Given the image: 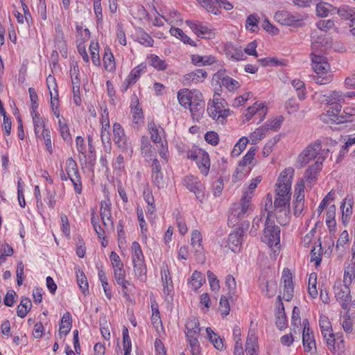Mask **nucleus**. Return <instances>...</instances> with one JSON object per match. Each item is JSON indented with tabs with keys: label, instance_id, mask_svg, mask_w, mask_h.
I'll list each match as a JSON object with an SVG mask.
<instances>
[{
	"label": "nucleus",
	"instance_id": "nucleus-39",
	"mask_svg": "<svg viewBox=\"0 0 355 355\" xmlns=\"http://www.w3.org/2000/svg\"><path fill=\"white\" fill-rule=\"evenodd\" d=\"M334 10V7L326 2H320L316 5V14L318 17H325Z\"/></svg>",
	"mask_w": 355,
	"mask_h": 355
},
{
	"label": "nucleus",
	"instance_id": "nucleus-21",
	"mask_svg": "<svg viewBox=\"0 0 355 355\" xmlns=\"http://www.w3.org/2000/svg\"><path fill=\"white\" fill-rule=\"evenodd\" d=\"M278 299L279 300V302L277 307L275 323H276L277 327L279 329L282 330L287 327V320H286V313L284 311V304L281 302L280 295L278 296Z\"/></svg>",
	"mask_w": 355,
	"mask_h": 355
},
{
	"label": "nucleus",
	"instance_id": "nucleus-33",
	"mask_svg": "<svg viewBox=\"0 0 355 355\" xmlns=\"http://www.w3.org/2000/svg\"><path fill=\"white\" fill-rule=\"evenodd\" d=\"M259 17L256 14H250L245 21V28L252 33L257 32L259 30L258 23Z\"/></svg>",
	"mask_w": 355,
	"mask_h": 355
},
{
	"label": "nucleus",
	"instance_id": "nucleus-20",
	"mask_svg": "<svg viewBox=\"0 0 355 355\" xmlns=\"http://www.w3.org/2000/svg\"><path fill=\"white\" fill-rule=\"evenodd\" d=\"M320 100L322 103L331 106L343 102L345 98L341 92L334 91L328 94H320Z\"/></svg>",
	"mask_w": 355,
	"mask_h": 355
},
{
	"label": "nucleus",
	"instance_id": "nucleus-6",
	"mask_svg": "<svg viewBox=\"0 0 355 355\" xmlns=\"http://www.w3.org/2000/svg\"><path fill=\"white\" fill-rule=\"evenodd\" d=\"M319 324L329 349L332 352H336L334 334L329 318L325 315H321L319 320Z\"/></svg>",
	"mask_w": 355,
	"mask_h": 355
},
{
	"label": "nucleus",
	"instance_id": "nucleus-18",
	"mask_svg": "<svg viewBox=\"0 0 355 355\" xmlns=\"http://www.w3.org/2000/svg\"><path fill=\"white\" fill-rule=\"evenodd\" d=\"M34 131L36 137L39 139H44L46 135H51V132L46 128L44 119L40 117L39 113H35L33 116Z\"/></svg>",
	"mask_w": 355,
	"mask_h": 355
},
{
	"label": "nucleus",
	"instance_id": "nucleus-44",
	"mask_svg": "<svg viewBox=\"0 0 355 355\" xmlns=\"http://www.w3.org/2000/svg\"><path fill=\"white\" fill-rule=\"evenodd\" d=\"M315 227L307 233L303 239L304 244H322L321 238L315 236Z\"/></svg>",
	"mask_w": 355,
	"mask_h": 355
},
{
	"label": "nucleus",
	"instance_id": "nucleus-40",
	"mask_svg": "<svg viewBox=\"0 0 355 355\" xmlns=\"http://www.w3.org/2000/svg\"><path fill=\"white\" fill-rule=\"evenodd\" d=\"M103 64L105 69L107 71H112L115 69L114 58L110 49H107L105 52Z\"/></svg>",
	"mask_w": 355,
	"mask_h": 355
},
{
	"label": "nucleus",
	"instance_id": "nucleus-43",
	"mask_svg": "<svg viewBox=\"0 0 355 355\" xmlns=\"http://www.w3.org/2000/svg\"><path fill=\"white\" fill-rule=\"evenodd\" d=\"M218 5V3L215 0H203V1H201V6L208 12L214 15L220 13V7Z\"/></svg>",
	"mask_w": 355,
	"mask_h": 355
},
{
	"label": "nucleus",
	"instance_id": "nucleus-9",
	"mask_svg": "<svg viewBox=\"0 0 355 355\" xmlns=\"http://www.w3.org/2000/svg\"><path fill=\"white\" fill-rule=\"evenodd\" d=\"M275 20L278 23L285 26H293L297 22H300L306 18V15L300 13L292 14L286 10H279L274 15Z\"/></svg>",
	"mask_w": 355,
	"mask_h": 355
},
{
	"label": "nucleus",
	"instance_id": "nucleus-25",
	"mask_svg": "<svg viewBox=\"0 0 355 355\" xmlns=\"http://www.w3.org/2000/svg\"><path fill=\"white\" fill-rule=\"evenodd\" d=\"M148 129L152 141L154 143H161L162 137L164 133V129L160 126H157L153 121L148 122Z\"/></svg>",
	"mask_w": 355,
	"mask_h": 355
},
{
	"label": "nucleus",
	"instance_id": "nucleus-32",
	"mask_svg": "<svg viewBox=\"0 0 355 355\" xmlns=\"http://www.w3.org/2000/svg\"><path fill=\"white\" fill-rule=\"evenodd\" d=\"M191 61L195 65L205 66L211 65L216 62L215 58L212 55L201 56L199 55H193Z\"/></svg>",
	"mask_w": 355,
	"mask_h": 355
},
{
	"label": "nucleus",
	"instance_id": "nucleus-4",
	"mask_svg": "<svg viewBox=\"0 0 355 355\" xmlns=\"http://www.w3.org/2000/svg\"><path fill=\"white\" fill-rule=\"evenodd\" d=\"M321 150V142L316 141L309 144L298 155L295 166L297 168H302L307 164L311 159L315 158Z\"/></svg>",
	"mask_w": 355,
	"mask_h": 355
},
{
	"label": "nucleus",
	"instance_id": "nucleus-16",
	"mask_svg": "<svg viewBox=\"0 0 355 355\" xmlns=\"http://www.w3.org/2000/svg\"><path fill=\"white\" fill-rule=\"evenodd\" d=\"M186 24L197 35L198 37L210 38L213 35L211 30L206 26H204L202 22L187 20L186 21Z\"/></svg>",
	"mask_w": 355,
	"mask_h": 355
},
{
	"label": "nucleus",
	"instance_id": "nucleus-46",
	"mask_svg": "<svg viewBox=\"0 0 355 355\" xmlns=\"http://www.w3.org/2000/svg\"><path fill=\"white\" fill-rule=\"evenodd\" d=\"M317 284V274L312 272L309 275V293L313 297L315 298L318 296V291L316 289Z\"/></svg>",
	"mask_w": 355,
	"mask_h": 355
},
{
	"label": "nucleus",
	"instance_id": "nucleus-36",
	"mask_svg": "<svg viewBox=\"0 0 355 355\" xmlns=\"http://www.w3.org/2000/svg\"><path fill=\"white\" fill-rule=\"evenodd\" d=\"M192 90L188 89H181L178 92V99L181 105L188 107L191 105V98Z\"/></svg>",
	"mask_w": 355,
	"mask_h": 355
},
{
	"label": "nucleus",
	"instance_id": "nucleus-42",
	"mask_svg": "<svg viewBox=\"0 0 355 355\" xmlns=\"http://www.w3.org/2000/svg\"><path fill=\"white\" fill-rule=\"evenodd\" d=\"M355 278V266L349 265L345 268L343 284L349 286Z\"/></svg>",
	"mask_w": 355,
	"mask_h": 355
},
{
	"label": "nucleus",
	"instance_id": "nucleus-56",
	"mask_svg": "<svg viewBox=\"0 0 355 355\" xmlns=\"http://www.w3.org/2000/svg\"><path fill=\"white\" fill-rule=\"evenodd\" d=\"M89 51L92 55V60L94 65L100 66L101 60L98 54V44L96 42H92L89 46Z\"/></svg>",
	"mask_w": 355,
	"mask_h": 355
},
{
	"label": "nucleus",
	"instance_id": "nucleus-7",
	"mask_svg": "<svg viewBox=\"0 0 355 355\" xmlns=\"http://www.w3.org/2000/svg\"><path fill=\"white\" fill-rule=\"evenodd\" d=\"M334 290L336 300L340 303L343 309H347L352 301L349 286L342 284L340 281H338L334 284Z\"/></svg>",
	"mask_w": 355,
	"mask_h": 355
},
{
	"label": "nucleus",
	"instance_id": "nucleus-2",
	"mask_svg": "<svg viewBox=\"0 0 355 355\" xmlns=\"http://www.w3.org/2000/svg\"><path fill=\"white\" fill-rule=\"evenodd\" d=\"M293 173L294 170L292 168H286L281 173L276 184V196L291 199V182Z\"/></svg>",
	"mask_w": 355,
	"mask_h": 355
},
{
	"label": "nucleus",
	"instance_id": "nucleus-15",
	"mask_svg": "<svg viewBox=\"0 0 355 355\" xmlns=\"http://www.w3.org/2000/svg\"><path fill=\"white\" fill-rule=\"evenodd\" d=\"M282 281L284 283V298L289 301L293 295V284L292 274L288 268H284L282 272Z\"/></svg>",
	"mask_w": 355,
	"mask_h": 355
},
{
	"label": "nucleus",
	"instance_id": "nucleus-3",
	"mask_svg": "<svg viewBox=\"0 0 355 355\" xmlns=\"http://www.w3.org/2000/svg\"><path fill=\"white\" fill-rule=\"evenodd\" d=\"M261 241L266 244H280V228L270 219V212L265 221Z\"/></svg>",
	"mask_w": 355,
	"mask_h": 355
},
{
	"label": "nucleus",
	"instance_id": "nucleus-10",
	"mask_svg": "<svg viewBox=\"0 0 355 355\" xmlns=\"http://www.w3.org/2000/svg\"><path fill=\"white\" fill-rule=\"evenodd\" d=\"M66 172L69 178L73 184L75 191L80 194L82 191L80 176L78 172L76 162L73 158H68L66 162Z\"/></svg>",
	"mask_w": 355,
	"mask_h": 355
},
{
	"label": "nucleus",
	"instance_id": "nucleus-60",
	"mask_svg": "<svg viewBox=\"0 0 355 355\" xmlns=\"http://www.w3.org/2000/svg\"><path fill=\"white\" fill-rule=\"evenodd\" d=\"M225 285L228 289L229 297L232 298L236 293V283L233 276L229 275L226 277Z\"/></svg>",
	"mask_w": 355,
	"mask_h": 355
},
{
	"label": "nucleus",
	"instance_id": "nucleus-14",
	"mask_svg": "<svg viewBox=\"0 0 355 355\" xmlns=\"http://www.w3.org/2000/svg\"><path fill=\"white\" fill-rule=\"evenodd\" d=\"M113 140L115 144L122 150V151L128 150V142L124 130L119 123L113 124Z\"/></svg>",
	"mask_w": 355,
	"mask_h": 355
},
{
	"label": "nucleus",
	"instance_id": "nucleus-19",
	"mask_svg": "<svg viewBox=\"0 0 355 355\" xmlns=\"http://www.w3.org/2000/svg\"><path fill=\"white\" fill-rule=\"evenodd\" d=\"M198 158L196 161L201 173L207 175L210 168L209 156L207 152L202 149H198Z\"/></svg>",
	"mask_w": 355,
	"mask_h": 355
},
{
	"label": "nucleus",
	"instance_id": "nucleus-34",
	"mask_svg": "<svg viewBox=\"0 0 355 355\" xmlns=\"http://www.w3.org/2000/svg\"><path fill=\"white\" fill-rule=\"evenodd\" d=\"M31 302L28 298H22L19 305L17 306V315L21 318H25L26 314L31 309Z\"/></svg>",
	"mask_w": 355,
	"mask_h": 355
},
{
	"label": "nucleus",
	"instance_id": "nucleus-26",
	"mask_svg": "<svg viewBox=\"0 0 355 355\" xmlns=\"http://www.w3.org/2000/svg\"><path fill=\"white\" fill-rule=\"evenodd\" d=\"M185 327L187 329V338L199 337L200 328L199 327V322L198 320H196V318L189 319L187 322Z\"/></svg>",
	"mask_w": 355,
	"mask_h": 355
},
{
	"label": "nucleus",
	"instance_id": "nucleus-8",
	"mask_svg": "<svg viewBox=\"0 0 355 355\" xmlns=\"http://www.w3.org/2000/svg\"><path fill=\"white\" fill-rule=\"evenodd\" d=\"M302 344L305 352L314 353L316 351V343L314 332L311 329L307 319L303 320Z\"/></svg>",
	"mask_w": 355,
	"mask_h": 355
},
{
	"label": "nucleus",
	"instance_id": "nucleus-49",
	"mask_svg": "<svg viewBox=\"0 0 355 355\" xmlns=\"http://www.w3.org/2000/svg\"><path fill=\"white\" fill-rule=\"evenodd\" d=\"M335 216L336 207L334 205H333L329 207L328 211L327 212L326 218V223L328 227L329 228L330 231H331L332 228H334L336 226Z\"/></svg>",
	"mask_w": 355,
	"mask_h": 355
},
{
	"label": "nucleus",
	"instance_id": "nucleus-63",
	"mask_svg": "<svg viewBox=\"0 0 355 355\" xmlns=\"http://www.w3.org/2000/svg\"><path fill=\"white\" fill-rule=\"evenodd\" d=\"M141 150L144 157H151L150 153H153L151 146L148 141V137L146 136H143L141 138Z\"/></svg>",
	"mask_w": 355,
	"mask_h": 355
},
{
	"label": "nucleus",
	"instance_id": "nucleus-52",
	"mask_svg": "<svg viewBox=\"0 0 355 355\" xmlns=\"http://www.w3.org/2000/svg\"><path fill=\"white\" fill-rule=\"evenodd\" d=\"M248 143V139L247 137H243L242 138H241L234 146L233 150H232V155L233 157L239 156L241 153V152L245 148Z\"/></svg>",
	"mask_w": 355,
	"mask_h": 355
},
{
	"label": "nucleus",
	"instance_id": "nucleus-27",
	"mask_svg": "<svg viewBox=\"0 0 355 355\" xmlns=\"http://www.w3.org/2000/svg\"><path fill=\"white\" fill-rule=\"evenodd\" d=\"M322 166V161H316L313 165L310 166L304 175L306 181L311 182L315 180L318 173L321 171Z\"/></svg>",
	"mask_w": 355,
	"mask_h": 355
},
{
	"label": "nucleus",
	"instance_id": "nucleus-29",
	"mask_svg": "<svg viewBox=\"0 0 355 355\" xmlns=\"http://www.w3.org/2000/svg\"><path fill=\"white\" fill-rule=\"evenodd\" d=\"M265 115L266 110L264 105L262 103H255L252 107H249L247 110V112L245 114L246 121H249L254 115Z\"/></svg>",
	"mask_w": 355,
	"mask_h": 355
},
{
	"label": "nucleus",
	"instance_id": "nucleus-62",
	"mask_svg": "<svg viewBox=\"0 0 355 355\" xmlns=\"http://www.w3.org/2000/svg\"><path fill=\"white\" fill-rule=\"evenodd\" d=\"M304 186L303 183L297 184L295 190V194L294 198L295 200L293 202H304Z\"/></svg>",
	"mask_w": 355,
	"mask_h": 355
},
{
	"label": "nucleus",
	"instance_id": "nucleus-37",
	"mask_svg": "<svg viewBox=\"0 0 355 355\" xmlns=\"http://www.w3.org/2000/svg\"><path fill=\"white\" fill-rule=\"evenodd\" d=\"M170 33L171 35L180 39L182 42H183L184 44H188L191 46H194L193 41L188 37L182 29L179 28H171L170 29Z\"/></svg>",
	"mask_w": 355,
	"mask_h": 355
},
{
	"label": "nucleus",
	"instance_id": "nucleus-54",
	"mask_svg": "<svg viewBox=\"0 0 355 355\" xmlns=\"http://www.w3.org/2000/svg\"><path fill=\"white\" fill-rule=\"evenodd\" d=\"M268 130H266L264 125L260 128H257L250 135V138L252 140V144H255L257 141L261 140L265 137L266 132Z\"/></svg>",
	"mask_w": 355,
	"mask_h": 355
},
{
	"label": "nucleus",
	"instance_id": "nucleus-38",
	"mask_svg": "<svg viewBox=\"0 0 355 355\" xmlns=\"http://www.w3.org/2000/svg\"><path fill=\"white\" fill-rule=\"evenodd\" d=\"M134 272L135 276L141 281L145 282L146 280L147 269L144 261L133 263Z\"/></svg>",
	"mask_w": 355,
	"mask_h": 355
},
{
	"label": "nucleus",
	"instance_id": "nucleus-41",
	"mask_svg": "<svg viewBox=\"0 0 355 355\" xmlns=\"http://www.w3.org/2000/svg\"><path fill=\"white\" fill-rule=\"evenodd\" d=\"M291 85L295 88L299 99L304 100L306 97V89L304 82L295 79L291 82Z\"/></svg>",
	"mask_w": 355,
	"mask_h": 355
},
{
	"label": "nucleus",
	"instance_id": "nucleus-53",
	"mask_svg": "<svg viewBox=\"0 0 355 355\" xmlns=\"http://www.w3.org/2000/svg\"><path fill=\"white\" fill-rule=\"evenodd\" d=\"M124 355H130L131 352L132 343L128 334V330L123 327L122 331Z\"/></svg>",
	"mask_w": 355,
	"mask_h": 355
},
{
	"label": "nucleus",
	"instance_id": "nucleus-13",
	"mask_svg": "<svg viewBox=\"0 0 355 355\" xmlns=\"http://www.w3.org/2000/svg\"><path fill=\"white\" fill-rule=\"evenodd\" d=\"M111 202L110 199L101 202L100 215L103 225L105 230L113 228V221L111 213Z\"/></svg>",
	"mask_w": 355,
	"mask_h": 355
},
{
	"label": "nucleus",
	"instance_id": "nucleus-12",
	"mask_svg": "<svg viewBox=\"0 0 355 355\" xmlns=\"http://www.w3.org/2000/svg\"><path fill=\"white\" fill-rule=\"evenodd\" d=\"M191 98V105H189L190 112L193 116L198 119L204 113V101L202 100V93L197 89L192 90Z\"/></svg>",
	"mask_w": 355,
	"mask_h": 355
},
{
	"label": "nucleus",
	"instance_id": "nucleus-28",
	"mask_svg": "<svg viewBox=\"0 0 355 355\" xmlns=\"http://www.w3.org/2000/svg\"><path fill=\"white\" fill-rule=\"evenodd\" d=\"M205 282V278L204 275L197 270L193 272L191 278L188 281L189 285L194 291H197L200 288Z\"/></svg>",
	"mask_w": 355,
	"mask_h": 355
},
{
	"label": "nucleus",
	"instance_id": "nucleus-55",
	"mask_svg": "<svg viewBox=\"0 0 355 355\" xmlns=\"http://www.w3.org/2000/svg\"><path fill=\"white\" fill-rule=\"evenodd\" d=\"M77 282L82 292L86 294L89 291V285L85 274L80 270L77 272Z\"/></svg>",
	"mask_w": 355,
	"mask_h": 355
},
{
	"label": "nucleus",
	"instance_id": "nucleus-1",
	"mask_svg": "<svg viewBox=\"0 0 355 355\" xmlns=\"http://www.w3.org/2000/svg\"><path fill=\"white\" fill-rule=\"evenodd\" d=\"M311 58L312 68L316 73V75L313 76L314 81L318 85L329 83L332 80V75L328 73L330 70V65L327 62L326 58L314 53L311 54Z\"/></svg>",
	"mask_w": 355,
	"mask_h": 355
},
{
	"label": "nucleus",
	"instance_id": "nucleus-61",
	"mask_svg": "<svg viewBox=\"0 0 355 355\" xmlns=\"http://www.w3.org/2000/svg\"><path fill=\"white\" fill-rule=\"evenodd\" d=\"M150 64L157 70H164L167 67L165 60L155 55H151Z\"/></svg>",
	"mask_w": 355,
	"mask_h": 355
},
{
	"label": "nucleus",
	"instance_id": "nucleus-58",
	"mask_svg": "<svg viewBox=\"0 0 355 355\" xmlns=\"http://www.w3.org/2000/svg\"><path fill=\"white\" fill-rule=\"evenodd\" d=\"M98 220V218L97 216H96L94 210L92 212V218L91 221L93 225V227L94 228L95 232L98 234V236L100 239H105V230L103 228H102L98 224L97 220Z\"/></svg>",
	"mask_w": 355,
	"mask_h": 355
},
{
	"label": "nucleus",
	"instance_id": "nucleus-22",
	"mask_svg": "<svg viewBox=\"0 0 355 355\" xmlns=\"http://www.w3.org/2000/svg\"><path fill=\"white\" fill-rule=\"evenodd\" d=\"M207 73L203 69H197L184 76L186 84H197L202 83L207 78Z\"/></svg>",
	"mask_w": 355,
	"mask_h": 355
},
{
	"label": "nucleus",
	"instance_id": "nucleus-17",
	"mask_svg": "<svg viewBox=\"0 0 355 355\" xmlns=\"http://www.w3.org/2000/svg\"><path fill=\"white\" fill-rule=\"evenodd\" d=\"M331 252V245H314L311 251V262H315V266H318L322 260V255H330Z\"/></svg>",
	"mask_w": 355,
	"mask_h": 355
},
{
	"label": "nucleus",
	"instance_id": "nucleus-59",
	"mask_svg": "<svg viewBox=\"0 0 355 355\" xmlns=\"http://www.w3.org/2000/svg\"><path fill=\"white\" fill-rule=\"evenodd\" d=\"M101 138L104 147V150L108 153H110L112 150V143L110 131H101Z\"/></svg>",
	"mask_w": 355,
	"mask_h": 355
},
{
	"label": "nucleus",
	"instance_id": "nucleus-51",
	"mask_svg": "<svg viewBox=\"0 0 355 355\" xmlns=\"http://www.w3.org/2000/svg\"><path fill=\"white\" fill-rule=\"evenodd\" d=\"M290 200L287 198L276 196L274 201L275 210H282L290 209Z\"/></svg>",
	"mask_w": 355,
	"mask_h": 355
},
{
	"label": "nucleus",
	"instance_id": "nucleus-57",
	"mask_svg": "<svg viewBox=\"0 0 355 355\" xmlns=\"http://www.w3.org/2000/svg\"><path fill=\"white\" fill-rule=\"evenodd\" d=\"M221 84L229 91H233L240 87V84L237 80L229 76L223 78L221 80Z\"/></svg>",
	"mask_w": 355,
	"mask_h": 355
},
{
	"label": "nucleus",
	"instance_id": "nucleus-30",
	"mask_svg": "<svg viewBox=\"0 0 355 355\" xmlns=\"http://www.w3.org/2000/svg\"><path fill=\"white\" fill-rule=\"evenodd\" d=\"M246 214L238 202L234 203L231 208V214L229 216V221L232 223V220L236 222V220H241Z\"/></svg>",
	"mask_w": 355,
	"mask_h": 355
},
{
	"label": "nucleus",
	"instance_id": "nucleus-48",
	"mask_svg": "<svg viewBox=\"0 0 355 355\" xmlns=\"http://www.w3.org/2000/svg\"><path fill=\"white\" fill-rule=\"evenodd\" d=\"M55 32L56 35L55 38V42L58 45V48L59 49H64L66 46L65 45V41L64 38V33L62 29V26L60 24H58L55 26Z\"/></svg>",
	"mask_w": 355,
	"mask_h": 355
},
{
	"label": "nucleus",
	"instance_id": "nucleus-11",
	"mask_svg": "<svg viewBox=\"0 0 355 355\" xmlns=\"http://www.w3.org/2000/svg\"><path fill=\"white\" fill-rule=\"evenodd\" d=\"M184 185L191 192L193 193L196 198L202 202L205 198V186L193 175L187 176L184 180Z\"/></svg>",
	"mask_w": 355,
	"mask_h": 355
},
{
	"label": "nucleus",
	"instance_id": "nucleus-24",
	"mask_svg": "<svg viewBox=\"0 0 355 355\" xmlns=\"http://www.w3.org/2000/svg\"><path fill=\"white\" fill-rule=\"evenodd\" d=\"M161 275L164 292L166 295H169L173 291V286L170 272L167 266H164L162 268Z\"/></svg>",
	"mask_w": 355,
	"mask_h": 355
},
{
	"label": "nucleus",
	"instance_id": "nucleus-23",
	"mask_svg": "<svg viewBox=\"0 0 355 355\" xmlns=\"http://www.w3.org/2000/svg\"><path fill=\"white\" fill-rule=\"evenodd\" d=\"M245 352L247 355H258L257 338L251 330L249 331L246 340Z\"/></svg>",
	"mask_w": 355,
	"mask_h": 355
},
{
	"label": "nucleus",
	"instance_id": "nucleus-31",
	"mask_svg": "<svg viewBox=\"0 0 355 355\" xmlns=\"http://www.w3.org/2000/svg\"><path fill=\"white\" fill-rule=\"evenodd\" d=\"M137 40L142 45L147 47L153 46V39L143 29L139 28L136 30Z\"/></svg>",
	"mask_w": 355,
	"mask_h": 355
},
{
	"label": "nucleus",
	"instance_id": "nucleus-47",
	"mask_svg": "<svg viewBox=\"0 0 355 355\" xmlns=\"http://www.w3.org/2000/svg\"><path fill=\"white\" fill-rule=\"evenodd\" d=\"M187 338L191 354L200 355L201 352V347L198 341V337H190Z\"/></svg>",
	"mask_w": 355,
	"mask_h": 355
},
{
	"label": "nucleus",
	"instance_id": "nucleus-5",
	"mask_svg": "<svg viewBox=\"0 0 355 355\" xmlns=\"http://www.w3.org/2000/svg\"><path fill=\"white\" fill-rule=\"evenodd\" d=\"M225 104L224 99L214 98L211 104L208 105L207 112L209 116L223 123L225 119L230 114V110L225 108Z\"/></svg>",
	"mask_w": 355,
	"mask_h": 355
},
{
	"label": "nucleus",
	"instance_id": "nucleus-64",
	"mask_svg": "<svg viewBox=\"0 0 355 355\" xmlns=\"http://www.w3.org/2000/svg\"><path fill=\"white\" fill-rule=\"evenodd\" d=\"M284 118L282 116H279L278 117H276L275 119H272V121L266 123L264 124V126H266V128L267 130H277L282 122H283Z\"/></svg>",
	"mask_w": 355,
	"mask_h": 355
},
{
	"label": "nucleus",
	"instance_id": "nucleus-45",
	"mask_svg": "<svg viewBox=\"0 0 355 355\" xmlns=\"http://www.w3.org/2000/svg\"><path fill=\"white\" fill-rule=\"evenodd\" d=\"M252 198V197L250 196V193H243L240 201L238 202L241 205V207H242V209L245 210L246 213L248 211H252L254 209V206L251 203Z\"/></svg>",
	"mask_w": 355,
	"mask_h": 355
},
{
	"label": "nucleus",
	"instance_id": "nucleus-50",
	"mask_svg": "<svg viewBox=\"0 0 355 355\" xmlns=\"http://www.w3.org/2000/svg\"><path fill=\"white\" fill-rule=\"evenodd\" d=\"M277 222L281 225H286L290 220V209L282 210H275Z\"/></svg>",
	"mask_w": 355,
	"mask_h": 355
},
{
	"label": "nucleus",
	"instance_id": "nucleus-35",
	"mask_svg": "<svg viewBox=\"0 0 355 355\" xmlns=\"http://www.w3.org/2000/svg\"><path fill=\"white\" fill-rule=\"evenodd\" d=\"M245 236L244 231L241 228H238L231 232L228 237V243L230 244H242Z\"/></svg>",
	"mask_w": 355,
	"mask_h": 355
}]
</instances>
